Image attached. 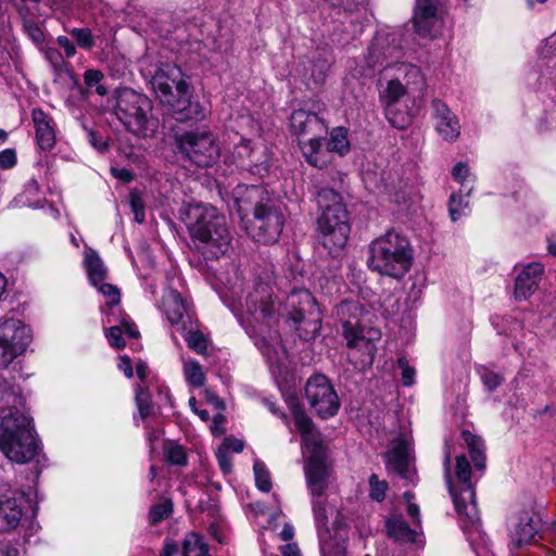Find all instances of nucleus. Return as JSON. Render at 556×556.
Wrapping results in <instances>:
<instances>
[{
  "instance_id": "1",
  "label": "nucleus",
  "mask_w": 556,
  "mask_h": 556,
  "mask_svg": "<svg viewBox=\"0 0 556 556\" xmlns=\"http://www.w3.org/2000/svg\"><path fill=\"white\" fill-rule=\"evenodd\" d=\"M274 275L269 268L255 274L253 288L245 298L241 325L270 366L280 368L285 352L280 351V337L274 328L279 316H286L301 339H313L320 330L321 312L306 289L293 290L281 305L273 299Z\"/></svg>"
},
{
  "instance_id": "2",
  "label": "nucleus",
  "mask_w": 556,
  "mask_h": 556,
  "mask_svg": "<svg viewBox=\"0 0 556 556\" xmlns=\"http://www.w3.org/2000/svg\"><path fill=\"white\" fill-rule=\"evenodd\" d=\"M296 429L301 432L302 443L309 453L305 465V477L312 496V506L316 529L321 549L329 538L328 519L334 507L326 500V490L329 486L330 465L328 463L326 446L319 439L311 418L303 408L295 404L291 406Z\"/></svg>"
},
{
  "instance_id": "3",
  "label": "nucleus",
  "mask_w": 556,
  "mask_h": 556,
  "mask_svg": "<svg viewBox=\"0 0 556 556\" xmlns=\"http://www.w3.org/2000/svg\"><path fill=\"white\" fill-rule=\"evenodd\" d=\"M0 396L7 405L0 409V451L11 462L26 464L35 458L39 445L31 419L20 407L24 405L22 390L11 371L0 372Z\"/></svg>"
},
{
  "instance_id": "4",
  "label": "nucleus",
  "mask_w": 556,
  "mask_h": 556,
  "mask_svg": "<svg viewBox=\"0 0 556 556\" xmlns=\"http://www.w3.org/2000/svg\"><path fill=\"white\" fill-rule=\"evenodd\" d=\"M445 478L450 494L457 515L462 521V528L477 556H494L486 545L484 533L481 530L480 514L476 503V493L470 481L471 467L465 455L456 457L455 481L451 478V455L445 453Z\"/></svg>"
},
{
  "instance_id": "5",
  "label": "nucleus",
  "mask_w": 556,
  "mask_h": 556,
  "mask_svg": "<svg viewBox=\"0 0 556 556\" xmlns=\"http://www.w3.org/2000/svg\"><path fill=\"white\" fill-rule=\"evenodd\" d=\"M181 222L205 258H218L231 247V235L226 217L211 205L185 204L179 211Z\"/></svg>"
},
{
  "instance_id": "6",
  "label": "nucleus",
  "mask_w": 556,
  "mask_h": 556,
  "mask_svg": "<svg viewBox=\"0 0 556 556\" xmlns=\"http://www.w3.org/2000/svg\"><path fill=\"white\" fill-rule=\"evenodd\" d=\"M414 249L409 239L389 230L368 245L367 266L370 270L401 280L412 268Z\"/></svg>"
},
{
  "instance_id": "7",
  "label": "nucleus",
  "mask_w": 556,
  "mask_h": 556,
  "mask_svg": "<svg viewBox=\"0 0 556 556\" xmlns=\"http://www.w3.org/2000/svg\"><path fill=\"white\" fill-rule=\"evenodd\" d=\"M149 85L177 122H198L205 117V108L191 100V87L184 79L182 72H153Z\"/></svg>"
},
{
  "instance_id": "8",
  "label": "nucleus",
  "mask_w": 556,
  "mask_h": 556,
  "mask_svg": "<svg viewBox=\"0 0 556 556\" xmlns=\"http://www.w3.org/2000/svg\"><path fill=\"white\" fill-rule=\"evenodd\" d=\"M317 203L321 211L317 219L320 243L329 254L337 256L345 247L351 230L345 204L342 195L331 188L319 190Z\"/></svg>"
},
{
  "instance_id": "9",
  "label": "nucleus",
  "mask_w": 556,
  "mask_h": 556,
  "mask_svg": "<svg viewBox=\"0 0 556 556\" xmlns=\"http://www.w3.org/2000/svg\"><path fill=\"white\" fill-rule=\"evenodd\" d=\"M336 315L342 326V333L351 350L350 358H357L355 366H369L374 362V340L378 331L366 330L364 326L365 308L358 301L344 300L336 309Z\"/></svg>"
},
{
  "instance_id": "10",
  "label": "nucleus",
  "mask_w": 556,
  "mask_h": 556,
  "mask_svg": "<svg viewBox=\"0 0 556 556\" xmlns=\"http://www.w3.org/2000/svg\"><path fill=\"white\" fill-rule=\"evenodd\" d=\"M114 112L126 129L138 137H153L159 129V119L152 115L151 101L132 89L117 91Z\"/></svg>"
},
{
  "instance_id": "11",
  "label": "nucleus",
  "mask_w": 556,
  "mask_h": 556,
  "mask_svg": "<svg viewBox=\"0 0 556 556\" xmlns=\"http://www.w3.org/2000/svg\"><path fill=\"white\" fill-rule=\"evenodd\" d=\"M178 151L199 167H210L220 157V148L213 132L206 129L186 130L174 136Z\"/></svg>"
},
{
  "instance_id": "12",
  "label": "nucleus",
  "mask_w": 556,
  "mask_h": 556,
  "mask_svg": "<svg viewBox=\"0 0 556 556\" xmlns=\"http://www.w3.org/2000/svg\"><path fill=\"white\" fill-rule=\"evenodd\" d=\"M31 341L28 326L16 318L0 319V367H8Z\"/></svg>"
},
{
  "instance_id": "13",
  "label": "nucleus",
  "mask_w": 556,
  "mask_h": 556,
  "mask_svg": "<svg viewBox=\"0 0 556 556\" xmlns=\"http://www.w3.org/2000/svg\"><path fill=\"white\" fill-rule=\"evenodd\" d=\"M285 218L279 207L270 201L265 206H256L248 233L257 242L271 244L279 239Z\"/></svg>"
},
{
  "instance_id": "14",
  "label": "nucleus",
  "mask_w": 556,
  "mask_h": 556,
  "mask_svg": "<svg viewBox=\"0 0 556 556\" xmlns=\"http://www.w3.org/2000/svg\"><path fill=\"white\" fill-rule=\"evenodd\" d=\"M305 395L311 407L321 418L331 417L339 410V397L325 375H314L307 380Z\"/></svg>"
},
{
  "instance_id": "15",
  "label": "nucleus",
  "mask_w": 556,
  "mask_h": 556,
  "mask_svg": "<svg viewBox=\"0 0 556 556\" xmlns=\"http://www.w3.org/2000/svg\"><path fill=\"white\" fill-rule=\"evenodd\" d=\"M426 89V80L421 72H407L405 75V85L397 79L388 81L386 89L381 93V99L387 105L400 104L403 100L405 104L421 103V97Z\"/></svg>"
},
{
  "instance_id": "16",
  "label": "nucleus",
  "mask_w": 556,
  "mask_h": 556,
  "mask_svg": "<svg viewBox=\"0 0 556 556\" xmlns=\"http://www.w3.org/2000/svg\"><path fill=\"white\" fill-rule=\"evenodd\" d=\"M410 435L401 432L391 440L386 453L387 470L401 479L413 481L415 472L410 468Z\"/></svg>"
},
{
  "instance_id": "17",
  "label": "nucleus",
  "mask_w": 556,
  "mask_h": 556,
  "mask_svg": "<svg viewBox=\"0 0 556 556\" xmlns=\"http://www.w3.org/2000/svg\"><path fill=\"white\" fill-rule=\"evenodd\" d=\"M226 162L235 163L239 168L260 178H263L269 172V164L264 151L255 150L251 146V141L243 138H240L231 153L226 155Z\"/></svg>"
},
{
  "instance_id": "18",
  "label": "nucleus",
  "mask_w": 556,
  "mask_h": 556,
  "mask_svg": "<svg viewBox=\"0 0 556 556\" xmlns=\"http://www.w3.org/2000/svg\"><path fill=\"white\" fill-rule=\"evenodd\" d=\"M100 292L106 298L105 304L102 307V323L104 325H122L128 337L137 338L139 331L121 307V293L118 288L111 283H103L100 286Z\"/></svg>"
},
{
  "instance_id": "19",
  "label": "nucleus",
  "mask_w": 556,
  "mask_h": 556,
  "mask_svg": "<svg viewBox=\"0 0 556 556\" xmlns=\"http://www.w3.org/2000/svg\"><path fill=\"white\" fill-rule=\"evenodd\" d=\"M233 206L243 220L249 212L255 213L256 206H265L270 200L264 188L238 185L232 191Z\"/></svg>"
},
{
  "instance_id": "20",
  "label": "nucleus",
  "mask_w": 556,
  "mask_h": 556,
  "mask_svg": "<svg viewBox=\"0 0 556 556\" xmlns=\"http://www.w3.org/2000/svg\"><path fill=\"white\" fill-rule=\"evenodd\" d=\"M434 128L439 136L447 142H454L460 135L458 117L452 112L445 102L434 99L431 103Z\"/></svg>"
},
{
  "instance_id": "21",
  "label": "nucleus",
  "mask_w": 556,
  "mask_h": 556,
  "mask_svg": "<svg viewBox=\"0 0 556 556\" xmlns=\"http://www.w3.org/2000/svg\"><path fill=\"white\" fill-rule=\"evenodd\" d=\"M540 526L541 519L533 510L520 511L509 526L513 544L516 547H521L523 544L530 543L538 534Z\"/></svg>"
},
{
  "instance_id": "22",
  "label": "nucleus",
  "mask_w": 556,
  "mask_h": 556,
  "mask_svg": "<svg viewBox=\"0 0 556 556\" xmlns=\"http://www.w3.org/2000/svg\"><path fill=\"white\" fill-rule=\"evenodd\" d=\"M162 306L166 318L172 325H180L181 328L186 330L188 328V324H191L192 312L189 304L173 288L165 290L162 299Z\"/></svg>"
},
{
  "instance_id": "23",
  "label": "nucleus",
  "mask_w": 556,
  "mask_h": 556,
  "mask_svg": "<svg viewBox=\"0 0 556 556\" xmlns=\"http://www.w3.org/2000/svg\"><path fill=\"white\" fill-rule=\"evenodd\" d=\"M291 131L298 137H324L327 135V125L314 112L295 110L290 116Z\"/></svg>"
},
{
  "instance_id": "24",
  "label": "nucleus",
  "mask_w": 556,
  "mask_h": 556,
  "mask_svg": "<svg viewBox=\"0 0 556 556\" xmlns=\"http://www.w3.org/2000/svg\"><path fill=\"white\" fill-rule=\"evenodd\" d=\"M414 27L421 36H432L439 26L434 0H417L413 16Z\"/></svg>"
},
{
  "instance_id": "25",
  "label": "nucleus",
  "mask_w": 556,
  "mask_h": 556,
  "mask_svg": "<svg viewBox=\"0 0 556 556\" xmlns=\"http://www.w3.org/2000/svg\"><path fill=\"white\" fill-rule=\"evenodd\" d=\"M544 273V266L533 262L523 267L515 281V299L526 300L532 295L539 287Z\"/></svg>"
},
{
  "instance_id": "26",
  "label": "nucleus",
  "mask_w": 556,
  "mask_h": 556,
  "mask_svg": "<svg viewBox=\"0 0 556 556\" xmlns=\"http://www.w3.org/2000/svg\"><path fill=\"white\" fill-rule=\"evenodd\" d=\"M24 515L23 497L15 494L0 496V531L14 530Z\"/></svg>"
},
{
  "instance_id": "27",
  "label": "nucleus",
  "mask_w": 556,
  "mask_h": 556,
  "mask_svg": "<svg viewBox=\"0 0 556 556\" xmlns=\"http://www.w3.org/2000/svg\"><path fill=\"white\" fill-rule=\"evenodd\" d=\"M389 45V38L382 35H378L375 37L374 41L367 49V54L365 55L366 65L368 68H374L376 66H382L383 70H389L391 67V63L386 62L388 59L395 56L400 51L393 47L392 49L386 47Z\"/></svg>"
},
{
  "instance_id": "28",
  "label": "nucleus",
  "mask_w": 556,
  "mask_h": 556,
  "mask_svg": "<svg viewBox=\"0 0 556 556\" xmlns=\"http://www.w3.org/2000/svg\"><path fill=\"white\" fill-rule=\"evenodd\" d=\"M324 140L325 136H314L307 140H299V146L305 161L314 167L323 168L330 162L327 148L323 143Z\"/></svg>"
},
{
  "instance_id": "29",
  "label": "nucleus",
  "mask_w": 556,
  "mask_h": 556,
  "mask_svg": "<svg viewBox=\"0 0 556 556\" xmlns=\"http://www.w3.org/2000/svg\"><path fill=\"white\" fill-rule=\"evenodd\" d=\"M33 122L36 127V138L41 150L49 151L54 147L55 134L51 119L40 109L33 110Z\"/></svg>"
},
{
  "instance_id": "30",
  "label": "nucleus",
  "mask_w": 556,
  "mask_h": 556,
  "mask_svg": "<svg viewBox=\"0 0 556 556\" xmlns=\"http://www.w3.org/2000/svg\"><path fill=\"white\" fill-rule=\"evenodd\" d=\"M399 105L400 104L387 105L384 108L386 117L394 128L405 129L410 125L421 103H412V105L405 104L404 111L400 110Z\"/></svg>"
},
{
  "instance_id": "31",
  "label": "nucleus",
  "mask_w": 556,
  "mask_h": 556,
  "mask_svg": "<svg viewBox=\"0 0 556 556\" xmlns=\"http://www.w3.org/2000/svg\"><path fill=\"white\" fill-rule=\"evenodd\" d=\"M84 264L89 281L100 291V286L104 283L108 275L104 263L96 251L89 250L85 252Z\"/></svg>"
},
{
  "instance_id": "32",
  "label": "nucleus",
  "mask_w": 556,
  "mask_h": 556,
  "mask_svg": "<svg viewBox=\"0 0 556 556\" xmlns=\"http://www.w3.org/2000/svg\"><path fill=\"white\" fill-rule=\"evenodd\" d=\"M387 531L388 535L395 541L402 543H412L416 542L417 532L408 527L402 516L392 515L387 520Z\"/></svg>"
},
{
  "instance_id": "33",
  "label": "nucleus",
  "mask_w": 556,
  "mask_h": 556,
  "mask_svg": "<svg viewBox=\"0 0 556 556\" xmlns=\"http://www.w3.org/2000/svg\"><path fill=\"white\" fill-rule=\"evenodd\" d=\"M453 178L460 185L459 192L469 198L475 189L477 177L471 173L469 166L464 162H458L452 169Z\"/></svg>"
},
{
  "instance_id": "34",
  "label": "nucleus",
  "mask_w": 556,
  "mask_h": 556,
  "mask_svg": "<svg viewBox=\"0 0 556 556\" xmlns=\"http://www.w3.org/2000/svg\"><path fill=\"white\" fill-rule=\"evenodd\" d=\"M462 438L466 443L470 457L477 469L484 468V444L480 437L471 433L468 430L462 432Z\"/></svg>"
},
{
  "instance_id": "35",
  "label": "nucleus",
  "mask_w": 556,
  "mask_h": 556,
  "mask_svg": "<svg viewBox=\"0 0 556 556\" xmlns=\"http://www.w3.org/2000/svg\"><path fill=\"white\" fill-rule=\"evenodd\" d=\"M328 153H337L340 156L345 155L350 151V142L348 139V130L344 127H336L330 132V138L326 141Z\"/></svg>"
},
{
  "instance_id": "36",
  "label": "nucleus",
  "mask_w": 556,
  "mask_h": 556,
  "mask_svg": "<svg viewBox=\"0 0 556 556\" xmlns=\"http://www.w3.org/2000/svg\"><path fill=\"white\" fill-rule=\"evenodd\" d=\"M184 556H211L208 546L203 538L195 532H189L182 542Z\"/></svg>"
},
{
  "instance_id": "37",
  "label": "nucleus",
  "mask_w": 556,
  "mask_h": 556,
  "mask_svg": "<svg viewBox=\"0 0 556 556\" xmlns=\"http://www.w3.org/2000/svg\"><path fill=\"white\" fill-rule=\"evenodd\" d=\"M470 213V204L465 193H452L448 199V214L452 222H457L460 217Z\"/></svg>"
},
{
  "instance_id": "38",
  "label": "nucleus",
  "mask_w": 556,
  "mask_h": 556,
  "mask_svg": "<svg viewBox=\"0 0 556 556\" xmlns=\"http://www.w3.org/2000/svg\"><path fill=\"white\" fill-rule=\"evenodd\" d=\"M184 375L189 384L200 388L205 382V375L202 366L194 359L184 362Z\"/></svg>"
},
{
  "instance_id": "39",
  "label": "nucleus",
  "mask_w": 556,
  "mask_h": 556,
  "mask_svg": "<svg viewBox=\"0 0 556 556\" xmlns=\"http://www.w3.org/2000/svg\"><path fill=\"white\" fill-rule=\"evenodd\" d=\"M23 29L27 37L39 48H42L46 41V34L41 24L31 17L23 20Z\"/></svg>"
},
{
  "instance_id": "40",
  "label": "nucleus",
  "mask_w": 556,
  "mask_h": 556,
  "mask_svg": "<svg viewBox=\"0 0 556 556\" xmlns=\"http://www.w3.org/2000/svg\"><path fill=\"white\" fill-rule=\"evenodd\" d=\"M255 484L262 492H269L271 489L270 472L266 465L261 460H255L253 465Z\"/></svg>"
},
{
  "instance_id": "41",
  "label": "nucleus",
  "mask_w": 556,
  "mask_h": 556,
  "mask_svg": "<svg viewBox=\"0 0 556 556\" xmlns=\"http://www.w3.org/2000/svg\"><path fill=\"white\" fill-rule=\"evenodd\" d=\"M136 404L139 415L142 419L152 414L153 405L151 402V395L146 389L141 387H137L136 389Z\"/></svg>"
},
{
  "instance_id": "42",
  "label": "nucleus",
  "mask_w": 556,
  "mask_h": 556,
  "mask_svg": "<svg viewBox=\"0 0 556 556\" xmlns=\"http://www.w3.org/2000/svg\"><path fill=\"white\" fill-rule=\"evenodd\" d=\"M540 59L546 61L545 66L556 67V34L545 40L540 50Z\"/></svg>"
},
{
  "instance_id": "43",
  "label": "nucleus",
  "mask_w": 556,
  "mask_h": 556,
  "mask_svg": "<svg viewBox=\"0 0 556 556\" xmlns=\"http://www.w3.org/2000/svg\"><path fill=\"white\" fill-rule=\"evenodd\" d=\"M186 341L188 346L197 353H203L206 350V341L200 331H194L192 323L188 324Z\"/></svg>"
},
{
  "instance_id": "44",
  "label": "nucleus",
  "mask_w": 556,
  "mask_h": 556,
  "mask_svg": "<svg viewBox=\"0 0 556 556\" xmlns=\"http://www.w3.org/2000/svg\"><path fill=\"white\" fill-rule=\"evenodd\" d=\"M167 460L173 465H185L187 456L184 447L173 442L168 443L164 447Z\"/></svg>"
},
{
  "instance_id": "45",
  "label": "nucleus",
  "mask_w": 556,
  "mask_h": 556,
  "mask_svg": "<svg viewBox=\"0 0 556 556\" xmlns=\"http://www.w3.org/2000/svg\"><path fill=\"white\" fill-rule=\"evenodd\" d=\"M77 45L86 50H90L94 46V38L89 28H73L70 31Z\"/></svg>"
},
{
  "instance_id": "46",
  "label": "nucleus",
  "mask_w": 556,
  "mask_h": 556,
  "mask_svg": "<svg viewBox=\"0 0 556 556\" xmlns=\"http://www.w3.org/2000/svg\"><path fill=\"white\" fill-rule=\"evenodd\" d=\"M103 79L102 72H85V83L88 89L96 87V92L100 96L109 93V88L101 84Z\"/></svg>"
},
{
  "instance_id": "47",
  "label": "nucleus",
  "mask_w": 556,
  "mask_h": 556,
  "mask_svg": "<svg viewBox=\"0 0 556 556\" xmlns=\"http://www.w3.org/2000/svg\"><path fill=\"white\" fill-rule=\"evenodd\" d=\"M172 513V502L165 501L151 507L149 518L152 525H156Z\"/></svg>"
},
{
  "instance_id": "48",
  "label": "nucleus",
  "mask_w": 556,
  "mask_h": 556,
  "mask_svg": "<svg viewBox=\"0 0 556 556\" xmlns=\"http://www.w3.org/2000/svg\"><path fill=\"white\" fill-rule=\"evenodd\" d=\"M129 205L131 212L135 215V220L139 224H142L146 219L144 203L141 195L138 192H130Z\"/></svg>"
},
{
  "instance_id": "49",
  "label": "nucleus",
  "mask_w": 556,
  "mask_h": 556,
  "mask_svg": "<svg viewBox=\"0 0 556 556\" xmlns=\"http://www.w3.org/2000/svg\"><path fill=\"white\" fill-rule=\"evenodd\" d=\"M369 496L377 502H381L386 496L388 483L379 480L377 475H371L369 478Z\"/></svg>"
},
{
  "instance_id": "50",
  "label": "nucleus",
  "mask_w": 556,
  "mask_h": 556,
  "mask_svg": "<svg viewBox=\"0 0 556 556\" xmlns=\"http://www.w3.org/2000/svg\"><path fill=\"white\" fill-rule=\"evenodd\" d=\"M84 129L86 131L87 140L90 143V146L101 153L105 152L108 149L106 137L91 128L84 127Z\"/></svg>"
},
{
  "instance_id": "51",
  "label": "nucleus",
  "mask_w": 556,
  "mask_h": 556,
  "mask_svg": "<svg viewBox=\"0 0 556 556\" xmlns=\"http://www.w3.org/2000/svg\"><path fill=\"white\" fill-rule=\"evenodd\" d=\"M125 332V329L122 325H112L105 332V336L110 342V344L118 350L125 348V341L122 338V334Z\"/></svg>"
},
{
  "instance_id": "52",
  "label": "nucleus",
  "mask_w": 556,
  "mask_h": 556,
  "mask_svg": "<svg viewBox=\"0 0 556 556\" xmlns=\"http://www.w3.org/2000/svg\"><path fill=\"white\" fill-rule=\"evenodd\" d=\"M397 366L401 369L402 383L406 387H410L415 382V369L409 366L408 361L405 357L397 359Z\"/></svg>"
},
{
  "instance_id": "53",
  "label": "nucleus",
  "mask_w": 556,
  "mask_h": 556,
  "mask_svg": "<svg viewBox=\"0 0 556 556\" xmlns=\"http://www.w3.org/2000/svg\"><path fill=\"white\" fill-rule=\"evenodd\" d=\"M480 376H481V380H482L483 384L485 386V388L489 391H493L503 381L502 377L498 374H496L488 368H483L480 371Z\"/></svg>"
},
{
  "instance_id": "54",
  "label": "nucleus",
  "mask_w": 556,
  "mask_h": 556,
  "mask_svg": "<svg viewBox=\"0 0 556 556\" xmlns=\"http://www.w3.org/2000/svg\"><path fill=\"white\" fill-rule=\"evenodd\" d=\"M381 307L383 308L386 315L393 316L400 311V301L392 293H388L384 295Z\"/></svg>"
},
{
  "instance_id": "55",
  "label": "nucleus",
  "mask_w": 556,
  "mask_h": 556,
  "mask_svg": "<svg viewBox=\"0 0 556 556\" xmlns=\"http://www.w3.org/2000/svg\"><path fill=\"white\" fill-rule=\"evenodd\" d=\"M216 458L224 475L230 473L232 469V462L230 454L227 453V448L218 447L216 451Z\"/></svg>"
},
{
  "instance_id": "56",
  "label": "nucleus",
  "mask_w": 556,
  "mask_h": 556,
  "mask_svg": "<svg viewBox=\"0 0 556 556\" xmlns=\"http://www.w3.org/2000/svg\"><path fill=\"white\" fill-rule=\"evenodd\" d=\"M45 54V58L51 63L52 66L58 68L63 62V55L61 52L54 47L41 48Z\"/></svg>"
},
{
  "instance_id": "57",
  "label": "nucleus",
  "mask_w": 556,
  "mask_h": 556,
  "mask_svg": "<svg viewBox=\"0 0 556 556\" xmlns=\"http://www.w3.org/2000/svg\"><path fill=\"white\" fill-rule=\"evenodd\" d=\"M16 163V154L13 149H5L0 152V167L11 168Z\"/></svg>"
},
{
  "instance_id": "58",
  "label": "nucleus",
  "mask_w": 556,
  "mask_h": 556,
  "mask_svg": "<svg viewBox=\"0 0 556 556\" xmlns=\"http://www.w3.org/2000/svg\"><path fill=\"white\" fill-rule=\"evenodd\" d=\"M56 42L64 50V54L66 58H72L76 53V47L72 40H70L66 36H59L56 38Z\"/></svg>"
},
{
  "instance_id": "59",
  "label": "nucleus",
  "mask_w": 556,
  "mask_h": 556,
  "mask_svg": "<svg viewBox=\"0 0 556 556\" xmlns=\"http://www.w3.org/2000/svg\"><path fill=\"white\" fill-rule=\"evenodd\" d=\"M404 497L408 503V505H407L408 516H410L413 518L415 523L419 525L420 523L419 507H418V505L410 502V500L413 498V494L410 492H405Z\"/></svg>"
},
{
  "instance_id": "60",
  "label": "nucleus",
  "mask_w": 556,
  "mask_h": 556,
  "mask_svg": "<svg viewBox=\"0 0 556 556\" xmlns=\"http://www.w3.org/2000/svg\"><path fill=\"white\" fill-rule=\"evenodd\" d=\"M219 448H227V453H240L243 450V442L236 438H226Z\"/></svg>"
},
{
  "instance_id": "61",
  "label": "nucleus",
  "mask_w": 556,
  "mask_h": 556,
  "mask_svg": "<svg viewBox=\"0 0 556 556\" xmlns=\"http://www.w3.org/2000/svg\"><path fill=\"white\" fill-rule=\"evenodd\" d=\"M118 369L124 372L127 378H131L134 375L131 361L128 356L124 355L119 357Z\"/></svg>"
},
{
  "instance_id": "62",
  "label": "nucleus",
  "mask_w": 556,
  "mask_h": 556,
  "mask_svg": "<svg viewBox=\"0 0 556 556\" xmlns=\"http://www.w3.org/2000/svg\"><path fill=\"white\" fill-rule=\"evenodd\" d=\"M113 175L122 181L129 182L134 178V174L127 168H112Z\"/></svg>"
},
{
  "instance_id": "63",
  "label": "nucleus",
  "mask_w": 556,
  "mask_h": 556,
  "mask_svg": "<svg viewBox=\"0 0 556 556\" xmlns=\"http://www.w3.org/2000/svg\"><path fill=\"white\" fill-rule=\"evenodd\" d=\"M281 553L283 556H301L296 544L285 545L281 547Z\"/></svg>"
},
{
  "instance_id": "64",
  "label": "nucleus",
  "mask_w": 556,
  "mask_h": 556,
  "mask_svg": "<svg viewBox=\"0 0 556 556\" xmlns=\"http://www.w3.org/2000/svg\"><path fill=\"white\" fill-rule=\"evenodd\" d=\"M281 553L283 556H301L296 544L285 545L281 547Z\"/></svg>"
}]
</instances>
